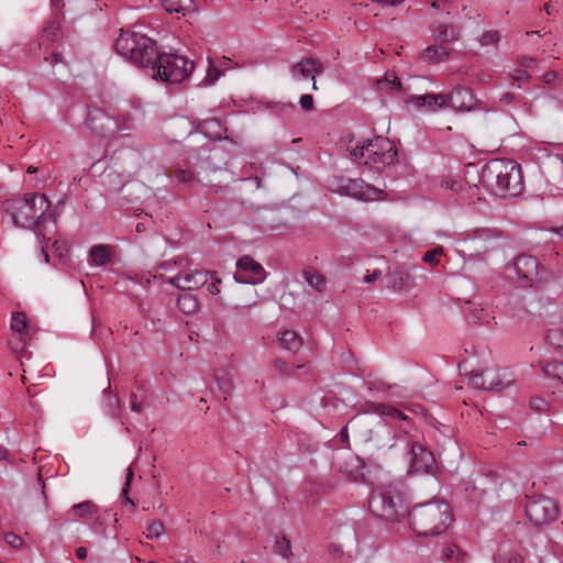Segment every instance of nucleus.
Returning a JSON list of instances; mask_svg holds the SVG:
<instances>
[{"instance_id":"obj_64","label":"nucleus","mask_w":563,"mask_h":563,"mask_svg":"<svg viewBox=\"0 0 563 563\" xmlns=\"http://www.w3.org/2000/svg\"><path fill=\"white\" fill-rule=\"evenodd\" d=\"M131 410L134 411V412H141L142 411V404L140 401H136V400H132L131 402Z\"/></svg>"},{"instance_id":"obj_21","label":"nucleus","mask_w":563,"mask_h":563,"mask_svg":"<svg viewBox=\"0 0 563 563\" xmlns=\"http://www.w3.org/2000/svg\"><path fill=\"white\" fill-rule=\"evenodd\" d=\"M366 411L384 418H390L396 420L407 419V416L399 409L380 402H368L366 405Z\"/></svg>"},{"instance_id":"obj_27","label":"nucleus","mask_w":563,"mask_h":563,"mask_svg":"<svg viewBox=\"0 0 563 563\" xmlns=\"http://www.w3.org/2000/svg\"><path fill=\"white\" fill-rule=\"evenodd\" d=\"M97 512V506L91 500H85L79 504H75L69 514H71L76 518H80L84 520H90Z\"/></svg>"},{"instance_id":"obj_33","label":"nucleus","mask_w":563,"mask_h":563,"mask_svg":"<svg viewBox=\"0 0 563 563\" xmlns=\"http://www.w3.org/2000/svg\"><path fill=\"white\" fill-rule=\"evenodd\" d=\"M542 371L545 376L551 377L559 383H563V363L559 361H552L542 366Z\"/></svg>"},{"instance_id":"obj_7","label":"nucleus","mask_w":563,"mask_h":563,"mask_svg":"<svg viewBox=\"0 0 563 563\" xmlns=\"http://www.w3.org/2000/svg\"><path fill=\"white\" fill-rule=\"evenodd\" d=\"M152 70L154 79L169 84H179L185 80L194 70V62L186 56L178 54H161L157 52V59Z\"/></svg>"},{"instance_id":"obj_23","label":"nucleus","mask_w":563,"mask_h":563,"mask_svg":"<svg viewBox=\"0 0 563 563\" xmlns=\"http://www.w3.org/2000/svg\"><path fill=\"white\" fill-rule=\"evenodd\" d=\"M432 36L438 42L446 43L457 41L460 33L454 26L439 22L432 26Z\"/></svg>"},{"instance_id":"obj_10","label":"nucleus","mask_w":563,"mask_h":563,"mask_svg":"<svg viewBox=\"0 0 563 563\" xmlns=\"http://www.w3.org/2000/svg\"><path fill=\"white\" fill-rule=\"evenodd\" d=\"M495 235L488 229H477L467 233L460 243L463 245L462 252L470 254H483L492 249Z\"/></svg>"},{"instance_id":"obj_12","label":"nucleus","mask_w":563,"mask_h":563,"mask_svg":"<svg viewBox=\"0 0 563 563\" xmlns=\"http://www.w3.org/2000/svg\"><path fill=\"white\" fill-rule=\"evenodd\" d=\"M87 123L93 133L102 137L114 136L119 130L118 122L100 109L88 111Z\"/></svg>"},{"instance_id":"obj_62","label":"nucleus","mask_w":563,"mask_h":563,"mask_svg":"<svg viewBox=\"0 0 563 563\" xmlns=\"http://www.w3.org/2000/svg\"><path fill=\"white\" fill-rule=\"evenodd\" d=\"M87 554H88V551L86 548L84 547H79L77 550H76V555L78 559L80 560H84L87 558Z\"/></svg>"},{"instance_id":"obj_50","label":"nucleus","mask_w":563,"mask_h":563,"mask_svg":"<svg viewBox=\"0 0 563 563\" xmlns=\"http://www.w3.org/2000/svg\"><path fill=\"white\" fill-rule=\"evenodd\" d=\"M4 539H5V542H7L10 547H12V548H14V549L20 548V547H22V544H23V540H22V538H21V537H19L18 534H14V533H8V534H5V538H4Z\"/></svg>"},{"instance_id":"obj_55","label":"nucleus","mask_w":563,"mask_h":563,"mask_svg":"<svg viewBox=\"0 0 563 563\" xmlns=\"http://www.w3.org/2000/svg\"><path fill=\"white\" fill-rule=\"evenodd\" d=\"M373 2L380 4L383 8L385 7H395L401 3L402 0H372Z\"/></svg>"},{"instance_id":"obj_2","label":"nucleus","mask_w":563,"mask_h":563,"mask_svg":"<svg viewBox=\"0 0 563 563\" xmlns=\"http://www.w3.org/2000/svg\"><path fill=\"white\" fill-rule=\"evenodd\" d=\"M482 184L500 198L517 197L523 190L521 166L511 159H492L479 175Z\"/></svg>"},{"instance_id":"obj_41","label":"nucleus","mask_w":563,"mask_h":563,"mask_svg":"<svg viewBox=\"0 0 563 563\" xmlns=\"http://www.w3.org/2000/svg\"><path fill=\"white\" fill-rule=\"evenodd\" d=\"M8 343L12 352L15 354H21L25 351L26 342L24 335L13 333Z\"/></svg>"},{"instance_id":"obj_53","label":"nucleus","mask_w":563,"mask_h":563,"mask_svg":"<svg viewBox=\"0 0 563 563\" xmlns=\"http://www.w3.org/2000/svg\"><path fill=\"white\" fill-rule=\"evenodd\" d=\"M511 78H512L514 81H523V80H527L529 78V75L527 73V69H516L511 74Z\"/></svg>"},{"instance_id":"obj_9","label":"nucleus","mask_w":563,"mask_h":563,"mask_svg":"<svg viewBox=\"0 0 563 563\" xmlns=\"http://www.w3.org/2000/svg\"><path fill=\"white\" fill-rule=\"evenodd\" d=\"M526 514L534 526H543L558 519L559 507L556 501L548 496H532L526 505Z\"/></svg>"},{"instance_id":"obj_25","label":"nucleus","mask_w":563,"mask_h":563,"mask_svg":"<svg viewBox=\"0 0 563 563\" xmlns=\"http://www.w3.org/2000/svg\"><path fill=\"white\" fill-rule=\"evenodd\" d=\"M449 56V51L442 45H430L421 52V59L429 64H438Z\"/></svg>"},{"instance_id":"obj_19","label":"nucleus","mask_w":563,"mask_h":563,"mask_svg":"<svg viewBox=\"0 0 563 563\" xmlns=\"http://www.w3.org/2000/svg\"><path fill=\"white\" fill-rule=\"evenodd\" d=\"M445 93H427L411 96L409 99V103L419 110L434 112L437 110L445 108Z\"/></svg>"},{"instance_id":"obj_24","label":"nucleus","mask_w":563,"mask_h":563,"mask_svg":"<svg viewBox=\"0 0 563 563\" xmlns=\"http://www.w3.org/2000/svg\"><path fill=\"white\" fill-rule=\"evenodd\" d=\"M278 342L285 350L296 352L302 345V338L296 331L285 329L278 333Z\"/></svg>"},{"instance_id":"obj_59","label":"nucleus","mask_w":563,"mask_h":563,"mask_svg":"<svg viewBox=\"0 0 563 563\" xmlns=\"http://www.w3.org/2000/svg\"><path fill=\"white\" fill-rule=\"evenodd\" d=\"M556 79V73L555 71H549L543 75V81L545 84H551Z\"/></svg>"},{"instance_id":"obj_37","label":"nucleus","mask_w":563,"mask_h":563,"mask_svg":"<svg viewBox=\"0 0 563 563\" xmlns=\"http://www.w3.org/2000/svg\"><path fill=\"white\" fill-rule=\"evenodd\" d=\"M495 563H525V558L517 552L501 551L495 556Z\"/></svg>"},{"instance_id":"obj_5","label":"nucleus","mask_w":563,"mask_h":563,"mask_svg":"<svg viewBox=\"0 0 563 563\" xmlns=\"http://www.w3.org/2000/svg\"><path fill=\"white\" fill-rule=\"evenodd\" d=\"M115 51L140 67H154L157 59L155 42L136 32H121L115 41Z\"/></svg>"},{"instance_id":"obj_57","label":"nucleus","mask_w":563,"mask_h":563,"mask_svg":"<svg viewBox=\"0 0 563 563\" xmlns=\"http://www.w3.org/2000/svg\"><path fill=\"white\" fill-rule=\"evenodd\" d=\"M380 275H382L380 271L376 269L372 274L366 275L364 278V282L371 284V283L377 280L380 277Z\"/></svg>"},{"instance_id":"obj_44","label":"nucleus","mask_w":563,"mask_h":563,"mask_svg":"<svg viewBox=\"0 0 563 563\" xmlns=\"http://www.w3.org/2000/svg\"><path fill=\"white\" fill-rule=\"evenodd\" d=\"M500 41V34L498 31L490 30L483 33L479 43L482 46L497 45Z\"/></svg>"},{"instance_id":"obj_42","label":"nucleus","mask_w":563,"mask_h":563,"mask_svg":"<svg viewBox=\"0 0 563 563\" xmlns=\"http://www.w3.org/2000/svg\"><path fill=\"white\" fill-rule=\"evenodd\" d=\"M375 434L377 437L386 435L388 438V442L380 444L379 448H385V446L393 448L395 445V432L391 427H388L386 424H380L377 427Z\"/></svg>"},{"instance_id":"obj_34","label":"nucleus","mask_w":563,"mask_h":563,"mask_svg":"<svg viewBox=\"0 0 563 563\" xmlns=\"http://www.w3.org/2000/svg\"><path fill=\"white\" fill-rule=\"evenodd\" d=\"M11 330L13 333L25 335L27 331V319L22 312H14L11 318Z\"/></svg>"},{"instance_id":"obj_39","label":"nucleus","mask_w":563,"mask_h":563,"mask_svg":"<svg viewBox=\"0 0 563 563\" xmlns=\"http://www.w3.org/2000/svg\"><path fill=\"white\" fill-rule=\"evenodd\" d=\"M378 89L388 88L389 90L400 89V81L395 73H386L382 80H378Z\"/></svg>"},{"instance_id":"obj_52","label":"nucleus","mask_w":563,"mask_h":563,"mask_svg":"<svg viewBox=\"0 0 563 563\" xmlns=\"http://www.w3.org/2000/svg\"><path fill=\"white\" fill-rule=\"evenodd\" d=\"M211 274H212V277L209 278L210 283L208 282L206 284L207 289L210 294L217 295L220 291L219 287H218V284L220 283V280L214 278V273L211 272Z\"/></svg>"},{"instance_id":"obj_47","label":"nucleus","mask_w":563,"mask_h":563,"mask_svg":"<svg viewBox=\"0 0 563 563\" xmlns=\"http://www.w3.org/2000/svg\"><path fill=\"white\" fill-rule=\"evenodd\" d=\"M165 531L164 525L162 521H153L147 527V538L154 539L159 538Z\"/></svg>"},{"instance_id":"obj_35","label":"nucleus","mask_w":563,"mask_h":563,"mask_svg":"<svg viewBox=\"0 0 563 563\" xmlns=\"http://www.w3.org/2000/svg\"><path fill=\"white\" fill-rule=\"evenodd\" d=\"M274 551L285 559L290 558L292 554L290 541L285 536H277L275 538Z\"/></svg>"},{"instance_id":"obj_63","label":"nucleus","mask_w":563,"mask_h":563,"mask_svg":"<svg viewBox=\"0 0 563 563\" xmlns=\"http://www.w3.org/2000/svg\"><path fill=\"white\" fill-rule=\"evenodd\" d=\"M52 58H53V62H54V65H55V66H56V65H62L63 67L65 66V65H64V62H63V56H62V54H59V53H54V54L52 55Z\"/></svg>"},{"instance_id":"obj_15","label":"nucleus","mask_w":563,"mask_h":563,"mask_svg":"<svg viewBox=\"0 0 563 563\" xmlns=\"http://www.w3.org/2000/svg\"><path fill=\"white\" fill-rule=\"evenodd\" d=\"M322 70V64L313 58H302L299 63L291 67V76L295 80L313 81L312 89L317 90L316 75Z\"/></svg>"},{"instance_id":"obj_29","label":"nucleus","mask_w":563,"mask_h":563,"mask_svg":"<svg viewBox=\"0 0 563 563\" xmlns=\"http://www.w3.org/2000/svg\"><path fill=\"white\" fill-rule=\"evenodd\" d=\"M102 409L106 415L110 417H118L120 409V400L115 395H112L108 389L103 390L102 395Z\"/></svg>"},{"instance_id":"obj_54","label":"nucleus","mask_w":563,"mask_h":563,"mask_svg":"<svg viewBox=\"0 0 563 563\" xmlns=\"http://www.w3.org/2000/svg\"><path fill=\"white\" fill-rule=\"evenodd\" d=\"M537 60L533 57L523 56L520 59V65L525 68H532L536 65Z\"/></svg>"},{"instance_id":"obj_20","label":"nucleus","mask_w":563,"mask_h":563,"mask_svg":"<svg viewBox=\"0 0 563 563\" xmlns=\"http://www.w3.org/2000/svg\"><path fill=\"white\" fill-rule=\"evenodd\" d=\"M486 386L488 391H500L509 387L512 374L507 369H486Z\"/></svg>"},{"instance_id":"obj_6","label":"nucleus","mask_w":563,"mask_h":563,"mask_svg":"<svg viewBox=\"0 0 563 563\" xmlns=\"http://www.w3.org/2000/svg\"><path fill=\"white\" fill-rule=\"evenodd\" d=\"M369 510L386 520L399 521L407 514L404 495L398 484L376 488L369 499Z\"/></svg>"},{"instance_id":"obj_8","label":"nucleus","mask_w":563,"mask_h":563,"mask_svg":"<svg viewBox=\"0 0 563 563\" xmlns=\"http://www.w3.org/2000/svg\"><path fill=\"white\" fill-rule=\"evenodd\" d=\"M330 189L341 196H347L363 201H377L385 199L382 189L366 184L363 179H353L344 176H334L329 185Z\"/></svg>"},{"instance_id":"obj_28","label":"nucleus","mask_w":563,"mask_h":563,"mask_svg":"<svg viewBox=\"0 0 563 563\" xmlns=\"http://www.w3.org/2000/svg\"><path fill=\"white\" fill-rule=\"evenodd\" d=\"M200 130L210 140H218L222 137L221 123L217 119L203 120L200 123Z\"/></svg>"},{"instance_id":"obj_1","label":"nucleus","mask_w":563,"mask_h":563,"mask_svg":"<svg viewBox=\"0 0 563 563\" xmlns=\"http://www.w3.org/2000/svg\"><path fill=\"white\" fill-rule=\"evenodd\" d=\"M4 208L15 227L36 231L44 263H48L49 256L42 240H46V233H53V230L47 229V224L54 225L55 220L54 214L48 212L49 201L46 196L27 194L23 197H14L4 202Z\"/></svg>"},{"instance_id":"obj_38","label":"nucleus","mask_w":563,"mask_h":563,"mask_svg":"<svg viewBox=\"0 0 563 563\" xmlns=\"http://www.w3.org/2000/svg\"><path fill=\"white\" fill-rule=\"evenodd\" d=\"M59 36V24L58 22H51L44 30L42 34V43L46 44L49 42H54Z\"/></svg>"},{"instance_id":"obj_13","label":"nucleus","mask_w":563,"mask_h":563,"mask_svg":"<svg viewBox=\"0 0 563 563\" xmlns=\"http://www.w3.org/2000/svg\"><path fill=\"white\" fill-rule=\"evenodd\" d=\"M476 106V98L470 88L459 87L446 95L445 108L457 112H470Z\"/></svg>"},{"instance_id":"obj_31","label":"nucleus","mask_w":563,"mask_h":563,"mask_svg":"<svg viewBox=\"0 0 563 563\" xmlns=\"http://www.w3.org/2000/svg\"><path fill=\"white\" fill-rule=\"evenodd\" d=\"M178 308L186 314H192L199 309L197 299L190 294L179 296L177 300Z\"/></svg>"},{"instance_id":"obj_61","label":"nucleus","mask_w":563,"mask_h":563,"mask_svg":"<svg viewBox=\"0 0 563 563\" xmlns=\"http://www.w3.org/2000/svg\"><path fill=\"white\" fill-rule=\"evenodd\" d=\"M10 460V453L9 451L0 445V461H9Z\"/></svg>"},{"instance_id":"obj_22","label":"nucleus","mask_w":563,"mask_h":563,"mask_svg":"<svg viewBox=\"0 0 563 563\" xmlns=\"http://www.w3.org/2000/svg\"><path fill=\"white\" fill-rule=\"evenodd\" d=\"M111 261V247L106 244L93 245L89 250L88 263L92 266H104Z\"/></svg>"},{"instance_id":"obj_45","label":"nucleus","mask_w":563,"mask_h":563,"mask_svg":"<svg viewBox=\"0 0 563 563\" xmlns=\"http://www.w3.org/2000/svg\"><path fill=\"white\" fill-rule=\"evenodd\" d=\"M443 186L453 192H461L465 188V183L462 178L449 177L444 180Z\"/></svg>"},{"instance_id":"obj_11","label":"nucleus","mask_w":563,"mask_h":563,"mask_svg":"<svg viewBox=\"0 0 563 563\" xmlns=\"http://www.w3.org/2000/svg\"><path fill=\"white\" fill-rule=\"evenodd\" d=\"M238 272L234 275L235 282L240 284H258L265 279L264 267L252 257L245 255L238 263Z\"/></svg>"},{"instance_id":"obj_56","label":"nucleus","mask_w":563,"mask_h":563,"mask_svg":"<svg viewBox=\"0 0 563 563\" xmlns=\"http://www.w3.org/2000/svg\"><path fill=\"white\" fill-rule=\"evenodd\" d=\"M329 550L334 556H340L343 554V548L341 544L332 543Z\"/></svg>"},{"instance_id":"obj_16","label":"nucleus","mask_w":563,"mask_h":563,"mask_svg":"<svg viewBox=\"0 0 563 563\" xmlns=\"http://www.w3.org/2000/svg\"><path fill=\"white\" fill-rule=\"evenodd\" d=\"M527 310L531 314L545 316L558 310L556 303L549 297L529 291L526 296Z\"/></svg>"},{"instance_id":"obj_32","label":"nucleus","mask_w":563,"mask_h":563,"mask_svg":"<svg viewBox=\"0 0 563 563\" xmlns=\"http://www.w3.org/2000/svg\"><path fill=\"white\" fill-rule=\"evenodd\" d=\"M303 277L309 286L313 289L321 291L325 286L324 276L316 269H307L303 272Z\"/></svg>"},{"instance_id":"obj_58","label":"nucleus","mask_w":563,"mask_h":563,"mask_svg":"<svg viewBox=\"0 0 563 563\" xmlns=\"http://www.w3.org/2000/svg\"><path fill=\"white\" fill-rule=\"evenodd\" d=\"M132 477H133V471H132V468L130 467V468L128 470V473H126V483H125V486H124V487H123V489H122V493H123L124 495H126V494H128V490H129V487H130V484H131V479H132Z\"/></svg>"},{"instance_id":"obj_26","label":"nucleus","mask_w":563,"mask_h":563,"mask_svg":"<svg viewBox=\"0 0 563 563\" xmlns=\"http://www.w3.org/2000/svg\"><path fill=\"white\" fill-rule=\"evenodd\" d=\"M162 7L168 13H179L186 15L194 8L192 0H159Z\"/></svg>"},{"instance_id":"obj_43","label":"nucleus","mask_w":563,"mask_h":563,"mask_svg":"<svg viewBox=\"0 0 563 563\" xmlns=\"http://www.w3.org/2000/svg\"><path fill=\"white\" fill-rule=\"evenodd\" d=\"M485 377L486 371L483 373H472L468 376V384L475 389L487 390Z\"/></svg>"},{"instance_id":"obj_30","label":"nucleus","mask_w":563,"mask_h":563,"mask_svg":"<svg viewBox=\"0 0 563 563\" xmlns=\"http://www.w3.org/2000/svg\"><path fill=\"white\" fill-rule=\"evenodd\" d=\"M443 556L455 563H470L468 556L465 552L461 551L459 547L452 544L443 550ZM471 563H479L477 560H473Z\"/></svg>"},{"instance_id":"obj_46","label":"nucleus","mask_w":563,"mask_h":563,"mask_svg":"<svg viewBox=\"0 0 563 563\" xmlns=\"http://www.w3.org/2000/svg\"><path fill=\"white\" fill-rule=\"evenodd\" d=\"M443 254V249L441 246L434 247L424 253L422 261L430 265H437L439 262V257Z\"/></svg>"},{"instance_id":"obj_4","label":"nucleus","mask_w":563,"mask_h":563,"mask_svg":"<svg viewBox=\"0 0 563 563\" xmlns=\"http://www.w3.org/2000/svg\"><path fill=\"white\" fill-rule=\"evenodd\" d=\"M409 525L420 536H439L452 522L449 504L442 500L416 505L409 512Z\"/></svg>"},{"instance_id":"obj_36","label":"nucleus","mask_w":563,"mask_h":563,"mask_svg":"<svg viewBox=\"0 0 563 563\" xmlns=\"http://www.w3.org/2000/svg\"><path fill=\"white\" fill-rule=\"evenodd\" d=\"M174 177L179 184L184 185H190L196 179L194 172L183 166H177L174 169Z\"/></svg>"},{"instance_id":"obj_49","label":"nucleus","mask_w":563,"mask_h":563,"mask_svg":"<svg viewBox=\"0 0 563 563\" xmlns=\"http://www.w3.org/2000/svg\"><path fill=\"white\" fill-rule=\"evenodd\" d=\"M223 75V73L217 68L216 66H213L212 64L209 65L208 67V70H207V75H206V78H205V81L208 84V85H212L214 84L221 76Z\"/></svg>"},{"instance_id":"obj_40","label":"nucleus","mask_w":563,"mask_h":563,"mask_svg":"<svg viewBox=\"0 0 563 563\" xmlns=\"http://www.w3.org/2000/svg\"><path fill=\"white\" fill-rule=\"evenodd\" d=\"M545 340L552 347L563 349V331L561 329L549 330Z\"/></svg>"},{"instance_id":"obj_3","label":"nucleus","mask_w":563,"mask_h":563,"mask_svg":"<svg viewBox=\"0 0 563 563\" xmlns=\"http://www.w3.org/2000/svg\"><path fill=\"white\" fill-rule=\"evenodd\" d=\"M346 151L353 162L377 172L391 165L397 156L393 143L383 136L366 140L351 139L347 142Z\"/></svg>"},{"instance_id":"obj_18","label":"nucleus","mask_w":563,"mask_h":563,"mask_svg":"<svg viewBox=\"0 0 563 563\" xmlns=\"http://www.w3.org/2000/svg\"><path fill=\"white\" fill-rule=\"evenodd\" d=\"M411 467L416 472H430L435 463L433 454L419 443H412L410 448Z\"/></svg>"},{"instance_id":"obj_14","label":"nucleus","mask_w":563,"mask_h":563,"mask_svg":"<svg viewBox=\"0 0 563 563\" xmlns=\"http://www.w3.org/2000/svg\"><path fill=\"white\" fill-rule=\"evenodd\" d=\"M210 277H212V274L208 271H187L179 273L170 278L169 282L179 289L190 290L206 285Z\"/></svg>"},{"instance_id":"obj_51","label":"nucleus","mask_w":563,"mask_h":563,"mask_svg":"<svg viewBox=\"0 0 563 563\" xmlns=\"http://www.w3.org/2000/svg\"><path fill=\"white\" fill-rule=\"evenodd\" d=\"M302 110L309 111L313 109V98L311 95H302L299 100Z\"/></svg>"},{"instance_id":"obj_48","label":"nucleus","mask_w":563,"mask_h":563,"mask_svg":"<svg viewBox=\"0 0 563 563\" xmlns=\"http://www.w3.org/2000/svg\"><path fill=\"white\" fill-rule=\"evenodd\" d=\"M216 382H217L219 389L223 393V395L230 394L233 385H232V379L229 376L220 377L217 375Z\"/></svg>"},{"instance_id":"obj_60","label":"nucleus","mask_w":563,"mask_h":563,"mask_svg":"<svg viewBox=\"0 0 563 563\" xmlns=\"http://www.w3.org/2000/svg\"><path fill=\"white\" fill-rule=\"evenodd\" d=\"M544 406L545 402L542 399H536L531 402V407L537 411H541Z\"/></svg>"},{"instance_id":"obj_17","label":"nucleus","mask_w":563,"mask_h":563,"mask_svg":"<svg viewBox=\"0 0 563 563\" xmlns=\"http://www.w3.org/2000/svg\"><path fill=\"white\" fill-rule=\"evenodd\" d=\"M514 268L518 277L529 280L537 282L539 278V262L531 255L521 254L516 257L514 262Z\"/></svg>"}]
</instances>
